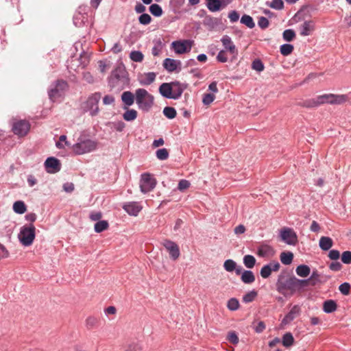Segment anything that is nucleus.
<instances>
[{"mask_svg":"<svg viewBox=\"0 0 351 351\" xmlns=\"http://www.w3.org/2000/svg\"><path fill=\"white\" fill-rule=\"evenodd\" d=\"M140 23L147 25L151 22L152 18L148 14H142L138 18Z\"/></svg>","mask_w":351,"mask_h":351,"instance_id":"603ef678","label":"nucleus"},{"mask_svg":"<svg viewBox=\"0 0 351 351\" xmlns=\"http://www.w3.org/2000/svg\"><path fill=\"white\" fill-rule=\"evenodd\" d=\"M308 280L298 279L295 276L286 278L280 276L276 286L279 292L285 293L287 291L291 292L300 291L308 286Z\"/></svg>","mask_w":351,"mask_h":351,"instance_id":"f03ea898","label":"nucleus"},{"mask_svg":"<svg viewBox=\"0 0 351 351\" xmlns=\"http://www.w3.org/2000/svg\"><path fill=\"white\" fill-rule=\"evenodd\" d=\"M45 167L47 173H56L60 170L61 165L58 159L49 157L45 162Z\"/></svg>","mask_w":351,"mask_h":351,"instance_id":"dca6fc26","label":"nucleus"},{"mask_svg":"<svg viewBox=\"0 0 351 351\" xmlns=\"http://www.w3.org/2000/svg\"><path fill=\"white\" fill-rule=\"evenodd\" d=\"M215 99V95L213 93H205L203 95L202 103L206 105H210Z\"/></svg>","mask_w":351,"mask_h":351,"instance_id":"a18cd8bd","label":"nucleus"},{"mask_svg":"<svg viewBox=\"0 0 351 351\" xmlns=\"http://www.w3.org/2000/svg\"><path fill=\"white\" fill-rule=\"evenodd\" d=\"M341 261L345 264L351 263V252L345 251L341 254Z\"/></svg>","mask_w":351,"mask_h":351,"instance_id":"3c124183","label":"nucleus"},{"mask_svg":"<svg viewBox=\"0 0 351 351\" xmlns=\"http://www.w3.org/2000/svg\"><path fill=\"white\" fill-rule=\"evenodd\" d=\"M108 226L109 225L107 221L100 220L95 224L94 230L96 232L100 233L108 229Z\"/></svg>","mask_w":351,"mask_h":351,"instance_id":"f704fd0d","label":"nucleus"},{"mask_svg":"<svg viewBox=\"0 0 351 351\" xmlns=\"http://www.w3.org/2000/svg\"><path fill=\"white\" fill-rule=\"evenodd\" d=\"M347 100L348 95H335L329 93L305 100L303 106L306 108H314L325 104L339 105L345 103Z\"/></svg>","mask_w":351,"mask_h":351,"instance_id":"f257e3e1","label":"nucleus"},{"mask_svg":"<svg viewBox=\"0 0 351 351\" xmlns=\"http://www.w3.org/2000/svg\"><path fill=\"white\" fill-rule=\"evenodd\" d=\"M300 312V308L297 305L293 306L291 308L290 311L283 318L282 323L284 324H289L291 321H293L299 315Z\"/></svg>","mask_w":351,"mask_h":351,"instance_id":"412c9836","label":"nucleus"},{"mask_svg":"<svg viewBox=\"0 0 351 351\" xmlns=\"http://www.w3.org/2000/svg\"><path fill=\"white\" fill-rule=\"evenodd\" d=\"M156 185V181L149 173H143L140 180L141 191L147 193L152 191Z\"/></svg>","mask_w":351,"mask_h":351,"instance_id":"9d476101","label":"nucleus"},{"mask_svg":"<svg viewBox=\"0 0 351 351\" xmlns=\"http://www.w3.org/2000/svg\"><path fill=\"white\" fill-rule=\"evenodd\" d=\"M156 74L154 72H149L141 75L139 80L140 84L142 85H149L154 82Z\"/></svg>","mask_w":351,"mask_h":351,"instance_id":"a878e982","label":"nucleus"},{"mask_svg":"<svg viewBox=\"0 0 351 351\" xmlns=\"http://www.w3.org/2000/svg\"><path fill=\"white\" fill-rule=\"evenodd\" d=\"M130 58L136 62H141L143 60L144 55L140 51H132L130 53Z\"/></svg>","mask_w":351,"mask_h":351,"instance_id":"4c0bfd02","label":"nucleus"},{"mask_svg":"<svg viewBox=\"0 0 351 351\" xmlns=\"http://www.w3.org/2000/svg\"><path fill=\"white\" fill-rule=\"evenodd\" d=\"M190 186V182L186 180H181L178 186V190L180 191H183L185 189H188Z\"/></svg>","mask_w":351,"mask_h":351,"instance_id":"13d9d810","label":"nucleus"},{"mask_svg":"<svg viewBox=\"0 0 351 351\" xmlns=\"http://www.w3.org/2000/svg\"><path fill=\"white\" fill-rule=\"evenodd\" d=\"M241 23L245 25L247 27L250 28H252L254 27V23L253 21V19L249 15H243L241 19Z\"/></svg>","mask_w":351,"mask_h":351,"instance_id":"c03bdc74","label":"nucleus"},{"mask_svg":"<svg viewBox=\"0 0 351 351\" xmlns=\"http://www.w3.org/2000/svg\"><path fill=\"white\" fill-rule=\"evenodd\" d=\"M101 98V94L96 92L90 94L82 102L80 108L84 113H88L90 117H95L99 113V103Z\"/></svg>","mask_w":351,"mask_h":351,"instance_id":"20e7f679","label":"nucleus"},{"mask_svg":"<svg viewBox=\"0 0 351 351\" xmlns=\"http://www.w3.org/2000/svg\"><path fill=\"white\" fill-rule=\"evenodd\" d=\"M241 280L245 284H252L255 280V276L252 271L244 270L241 267V272L240 273Z\"/></svg>","mask_w":351,"mask_h":351,"instance_id":"b1692460","label":"nucleus"},{"mask_svg":"<svg viewBox=\"0 0 351 351\" xmlns=\"http://www.w3.org/2000/svg\"><path fill=\"white\" fill-rule=\"evenodd\" d=\"M163 66L168 72L172 73L178 69V71L180 70L181 62L180 60L167 58L163 61Z\"/></svg>","mask_w":351,"mask_h":351,"instance_id":"a211bd4d","label":"nucleus"},{"mask_svg":"<svg viewBox=\"0 0 351 351\" xmlns=\"http://www.w3.org/2000/svg\"><path fill=\"white\" fill-rule=\"evenodd\" d=\"M227 306L230 311H236L239 307V302L235 298H231L228 300Z\"/></svg>","mask_w":351,"mask_h":351,"instance_id":"de8ad7c7","label":"nucleus"},{"mask_svg":"<svg viewBox=\"0 0 351 351\" xmlns=\"http://www.w3.org/2000/svg\"><path fill=\"white\" fill-rule=\"evenodd\" d=\"M63 189L66 193H71L74 190V184L71 182H66L63 184Z\"/></svg>","mask_w":351,"mask_h":351,"instance_id":"774afa93","label":"nucleus"},{"mask_svg":"<svg viewBox=\"0 0 351 351\" xmlns=\"http://www.w3.org/2000/svg\"><path fill=\"white\" fill-rule=\"evenodd\" d=\"M337 309V304L334 300H329L324 302L323 310L326 313L334 312Z\"/></svg>","mask_w":351,"mask_h":351,"instance_id":"7c9ffc66","label":"nucleus"},{"mask_svg":"<svg viewBox=\"0 0 351 351\" xmlns=\"http://www.w3.org/2000/svg\"><path fill=\"white\" fill-rule=\"evenodd\" d=\"M227 339L232 343L236 345L239 343V337L234 331H230L227 335Z\"/></svg>","mask_w":351,"mask_h":351,"instance_id":"09e8293b","label":"nucleus"},{"mask_svg":"<svg viewBox=\"0 0 351 351\" xmlns=\"http://www.w3.org/2000/svg\"><path fill=\"white\" fill-rule=\"evenodd\" d=\"M68 88L66 82L64 80H57L51 84L48 90V95L50 100L53 102L62 98Z\"/></svg>","mask_w":351,"mask_h":351,"instance_id":"423d86ee","label":"nucleus"},{"mask_svg":"<svg viewBox=\"0 0 351 351\" xmlns=\"http://www.w3.org/2000/svg\"><path fill=\"white\" fill-rule=\"evenodd\" d=\"M244 265L248 268L252 269L256 264V258L252 255H245L243 259Z\"/></svg>","mask_w":351,"mask_h":351,"instance_id":"72a5a7b5","label":"nucleus"},{"mask_svg":"<svg viewBox=\"0 0 351 351\" xmlns=\"http://www.w3.org/2000/svg\"><path fill=\"white\" fill-rule=\"evenodd\" d=\"M282 38L285 41L291 42L295 38V33L291 29H286L282 33Z\"/></svg>","mask_w":351,"mask_h":351,"instance_id":"ea45409f","label":"nucleus"},{"mask_svg":"<svg viewBox=\"0 0 351 351\" xmlns=\"http://www.w3.org/2000/svg\"><path fill=\"white\" fill-rule=\"evenodd\" d=\"M101 217H102V215H101V212L94 211L90 214L89 217L92 221H100V219L101 218Z\"/></svg>","mask_w":351,"mask_h":351,"instance_id":"e2e57ef3","label":"nucleus"},{"mask_svg":"<svg viewBox=\"0 0 351 351\" xmlns=\"http://www.w3.org/2000/svg\"><path fill=\"white\" fill-rule=\"evenodd\" d=\"M156 155L158 159L165 160L169 157V152L166 148L159 149L156 151Z\"/></svg>","mask_w":351,"mask_h":351,"instance_id":"37998d69","label":"nucleus"},{"mask_svg":"<svg viewBox=\"0 0 351 351\" xmlns=\"http://www.w3.org/2000/svg\"><path fill=\"white\" fill-rule=\"evenodd\" d=\"M328 257L332 261H337L340 257V253L337 250H331L328 253Z\"/></svg>","mask_w":351,"mask_h":351,"instance_id":"bf43d9fd","label":"nucleus"},{"mask_svg":"<svg viewBox=\"0 0 351 351\" xmlns=\"http://www.w3.org/2000/svg\"><path fill=\"white\" fill-rule=\"evenodd\" d=\"M306 280L308 281V285H315L316 283L319 280V274L317 271H313L311 274V277L308 279H306Z\"/></svg>","mask_w":351,"mask_h":351,"instance_id":"49530a36","label":"nucleus"},{"mask_svg":"<svg viewBox=\"0 0 351 351\" xmlns=\"http://www.w3.org/2000/svg\"><path fill=\"white\" fill-rule=\"evenodd\" d=\"M266 4L276 10H281L284 8V2L282 0H272L271 1H267Z\"/></svg>","mask_w":351,"mask_h":351,"instance_id":"58836bf2","label":"nucleus"},{"mask_svg":"<svg viewBox=\"0 0 351 351\" xmlns=\"http://www.w3.org/2000/svg\"><path fill=\"white\" fill-rule=\"evenodd\" d=\"M97 147V142L89 138L79 139L72 147L73 151L77 155H82L95 151Z\"/></svg>","mask_w":351,"mask_h":351,"instance_id":"6e6552de","label":"nucleus"},{"mask_svg":"<svg viewBox=\"0 0 351 351\" xmlns=\"http://www.w3.org/2000/svg\"><path fill=\"white\" fill-rule=\"evenodd\" d=\"M160 93L166 98L172 99L171 83H163L159 87Z\"/></svg>","mask_w":351,"mask_h":351,"instance_id":"393cba45","label":"nucleus"},{"mask_svg":"<svg viewBox=\"0 0 351 351\" xmlns=\"http://www.w3.org/2000/svg\"><path fill=\"white\" fill-rule=\"evenodd\" d=\"M171 46L176 53L183 54L191 50L192 42L189 40L174 41L171 43Z\"/></svg>","mask_w":351,"mask_h":351,"instance_id":"f8f14e48","label":"nucleus"},{"mask_svg":"<svg viewBox=\"0 0 351 351\" xmlns=\"http://www.w3.org/2000/svg\"><path fill=\"white\" fill-rule=\"evenodd\" d=\"M217 60L218 62H226L228 61V57L226 56V52L225 50H221L217 57H216Z\"/></svg>","mask_w":351,"mask_h":351,"instance_id":"864d4df0","label":"nucleus"},{"mask_svg":"<svg viewBox=\"0 0 351 351\" xmlns=\"http://www.w3.org/2000/svg\"><path fill=\"white\" fill-rule=\"evenodd\" d=\"M280 261L282 264L290 265L293 258V254L291 252H282L280 256Z\"/></svg>","mask_w":351,"mask_h":351,"instance_id":"2f4dec72","label":"nucleus"},{"mask_svg":"<svg viewBox=\"0 0 351 351\" xmlns=\"http://www.w3.org/2000/svg\"><path fill=\"white\" fill-rule=\"evenodd\" d=\"M228 18L232 23H234L239 20V14L237 11L233 10L228 14Z\"/></svg>","mask_w":351,"mask_h":351,"instance_id":"0e129e2a","label":"nucleus"},{"mask_svg":"<svg viewBox=\"0 0 351 351\" xmlns=\"http://www.w3.org/2000/svg\"><path fill=\"white\" fill-rule=\"evenodd\" d=\"M315 30V23L311 21H305L300 26V34L302 36H306L311 35Z\"/></svg>","mask_w":351,"mask_h":351,"instance_id":"aec40b11","label":"nucleus"},{"mask_svg":"<svg viewBox=\"0 0 351 351\" xmlns=\"http://www.w3.org/2000/svg\"><path fill=\"white\" fill-rule=\"evenodd\" d=\"M329 268L332 271H340L341 269L342 265H341V264L339 262L335 261L334 262H332L329 265Z\"/></svg>","mask_w":351,"mask_h":351,"instance_id":"052dcab7","label":"nucleus"},{"mask_svg":"<svg viewBox=\"0 0 351 351\" xmlns=\"http://www.w3.org/2000/svg\"><path fill=\"white\" fill-rule=\"evenodd\" d=\"M252 67L253 69L260 72L263 70V64L261 60L258 59L255 60L252 62Z\"/></svg>","mask_w":351,"mask_h":351,"instance_id":"6e6d98bb","label":"nucleus"},{"mask_svg":"<svg viewBox=\"0 0 351 351\" xmlns=\"http://www.w3.org/2000/svg\"><path fill=\"white\" fill-rule=\"evenodd\" d=\"M172 99H178L180 98L185 89V86L179 82H171Z\"/></svg>","mask_w":351,"mask_h":351,"instance_id":"5701e85b","label":"nucleus"},{"mask_svg":"<svg viewBox=\"0 0 351 351\" xmlns=\"http://www.w3.org/2000/svg\"><path fill=\"white\" fill-rule=\"evenodd\" d=\"M108 84L111 88L119 90L123 89L129 84L128 72L123 65L117 66L108 78Z\"/></svg>","mask_w":351,"mask_h":351,"instance_id":"7ed1b4c3","label":"nucleus"},{"mask_svg":"<svg viewBox=\"0 0 351 351\" xmlns=\"http://www.w3.org/2000/svg\"><path fill=\"white\" fill-rule=\"evenodd\" d=\"M123 208L130 215L137 216L142 210V206L138 202H130L124 204Z\"/></svg>","mask_w":351,"mask_h":351,"instance_id":"f3484780","label":"nucleus"},{"mask_svg":"<svg viewBox=\"0 0 351 351\" xmlns=\"http://www.w3.org/2000/svg\"><path fill=\"white\" fill-rule=\"evenodd\" d=\"M350 285L348 282H344L341 284L339 287L340 292L343 295H348L350 292Z\"/></svg>","mask_w":351,"mask_h":351,"instance_id":"4d7b16f0","label":"nucleus"},{"mask_svg":"<svg viewBox=\"0 0 351 351\" xmlns=\"http://www.w3.org/2000/svg\"><path fill=\"white\" fill-rule=\"evenodd\" d=\"M13 210L17 214H23L27 210L26 206L23 201H16L13 204Z\"/></svg>","mask_w":351,"mask_h":351,"instance_id":"473e14b6","label":"nucleus"},{"mask_svg":"<svg viewBox=\"0 0 351 351\" xmlns=\"http://www.w3.org/2000/svg\"><path fill=\"white\" fill-rule=\"evenodd\" d=\"M124 109H126V111L123 114V118L126 121H132L135 120L137 117V112L134 109H128L127 107H125Z\"/></svg>","mask_w":351,"mask_h":351,"instance_id":"c756f323","label":"nucleus"},{"mask_svg":"<svg viewBox=\"0 0 351 351\" xmlns=\"http://www.w3.org/2000/svg\"><path fill=\"white\" fill-rule=\"evenodd\" d=\"M223 267L224 269L228 272L234 271L237 275H240L242 267L241 265H237L234 261L228 259L224 262Z\"/></svg>","mask_w":351,"mask_h":351,"instance_id":"4be33fe9","label":"nucleus"},{"mask_svg":"<svg viewBox=\"0 0 351 351\" xmlns=\"http://www.w3.org/2000/svg\"><path fill=\"white\" fill-rule=\"evenodd\" d=\"M256 295H257V293L256 291H252L243 295V302H245L246 303L250 302L254 300Z\"/></svg>","mask_w":351,"mask_h":351,"instance_id":"8fccbe9b","label":"nucleus"},{"mask_svg":"<svg viewBox=\"0 0 351 351\" xmlns=\"http://www.w3.org/2000/svg\"><path fill=\"white\" fill-rule=\"evenodd\" d=\"M114 102V97L112 95H106L103 98V103L104 105H110L112 104Z\"/></svg>","mask_w":351,"mask_h":351,"instance_id":"69168bd1","label":"nucleus"},{"mask_svg":"<svg viewBox=\"0 0 351 351\" xmlns=\"http://www.w3.org/2000/svg\"><path fill=\"white\" fill-rule=\"evenodd\" d=\"M294 49L293 45L291 44H283L280 47V52L282 56L290 55Z\"/></svg>","mask_w":351,"mask_h":351,"instance_id":"c9c22d12","label":"nucleus"},{"mask_svg":"<svg viewBox=\"0 0 351 351\" xmlns=\"http://www.w3.org/2000/svg\"><path fill=\"white\" fill-rule=\"evenodd\" d=\"M162 245L169 252L170 257L173 260H176L179 258L180 255V249L175 242L170 240H165L162 242Z\"/></svg>","mask_w":351,"mask_h":351,"instance_id":"2eb2a0df","label":"nucleus"},{"mask_svg":"<svg viewBox=\"0 0 351 351\" xmlns=\"http://www.w3.org/2000/svg\"><path fill=\"white\" fill-rule=\"evenodd\" d=\"M163 114L164 115L167 117L168 119H172L176 117V110L174 108L172 107H165L163 109Z\"/></svg>","mask_w":351,"mask_h":351,"instance_id":"a19ab883","label":"nucleus"},{"mask_svg":"<svg viewBox=\"0 0 351 351\" xmlns=\"http://www.w3.org/2000/svg\"><path fill=\"white\" fill-rule=\"evenodd\" d=\"M295 272L300 277H307L311 274V269L306 265H300L295 269Z\"/></svg>","mask_w":351,"mask_h":351,"instance_id":"c85d7f7f","label":"nucleus"},{"mask_svg":"<svg viewBox=\"0 0 351 351\" xmlns=\"http://www.w3.org/2000/svg\"><path fill=\"white\" fill-rule=\"evenodd\" d=\"M319 245L322 250L327 251L332 246L333 241L328 237H322L319 239Z\"/></svg>","mask_w":351,"mask_h":351,"instance_id":"bb28decb","label":"nucleus"},{"mask_svg":"<svg viewBox=\"0 0 351 351\" xmlns=\"http://www.w3.org/2000/svg\"><path fill=\"white\" fill-rule=\"evenodd\" d=\"M122 101L128 108V106H132L134 104L135 97L132 93L130 91H125L121 95Z\"/></svg>","mask_w":351,"mask_h":351,"instance_id":"cd10ccee","label":"nucleus"},{"mask_svg":"<svg viewBox=\"0 0 351 351\" xmlns=\"http://www.w3.org/2000/svg\"><path fill=\"white\" fill-rule=\"evenodd\" d=\"M280 239L287 245H295L298 243L296 232L290 228L285 227L280 230Z\"/></svg>","mask_w":351,"mask_h":351,"instance_id":"1a4fd4ad","label":"nucleus"},{"mask_svg":"<svg viewBox=\"0 0 351 351\" xmlns=\"http://www.w3.org/2000/svg\"><path fill=\"white\" fill-rule=\"evenodd\" d=\"M36 236V228L32 224L23 226L21 228L18 238L24 246H29L32 244Z\"/></svg>","mask_w":351,"mask_h":351,"instance_id":"0eeeda50","label":"nucleus"},{"mask_svg":"<svg viewBox=\"0 0 351 351\" xmlns=\"http://www.w3.org/2000/svg\"><path fill=\"white\" fill-rule=\"evenodd\" d=\"M97 323V319L94 317H89L86 320V326L89 328H93Z\"/></svg>","mask_w":351,"mask_h":351,"instance_id":"338daca9","label":"nucleus"},{"mask_svg":"<svg viewBox=\"0 0 351 351\" xmlns=\"http://www.w3.org/2000/svg\"><path fill=\"white\" fill-rule=\"evenodd\" d=\"M29 124L25 121H18L14 123L12 125L13 132L19 136H23L26 135L29 130Z\"/></svg>","mask_w":351,"mask_h":351,"instance_id":"4468645a","label":"nucleus"},{"mask_svg":"<svg viewBox=\"0 0 351 351\" xmlns=\"http://www.w3.org/2000/svg\"><path fill=\"white\" fill-rule=\"evenodd\" d=\"M221 41L225 49L230 52L231 55L235 56L237 55V50L235 45L233 43L231 38L227 35L223 36Z\"/></svg>","mask_w":351,"mask_h":351,"instance_id":"6ab92c4d","label":"nucleus"},{"mask_svg":"<svg viewBox=\"0 0 351 351\" xmlns=\"http://www.w3.org/2000/svg\"><path fill=\"white\" fill-rule=\"evenodd\" d=\"M294 338L291 332L285 333L282 339V345L285 347H289L293 345Z\"/></svg>","mask_w":351,"mask_h":351,"instance_id":"e433bc0d","label":"nucleus"},{"mask_svg":"<svg viewBox=\"0 0 351 351\" xmlns=\"http://www.w3.org/2000/svg\"><path fill=\"white\" fill-rule=\"evenodd\" d=\"M202 24L208 31H214L222 25V21L220 18L206 15Z\"/></svg>","mask_w":351,"mask_h":351,"instance_id":"9b49d317","label":"nucleus"},{"mask_svg":"<svg viewBox=\"0 0 351 351\" xmlns=\"http://www.w3.org/2000/svg\"><path fill=\"white\" fill-rule=\"evenodd\" d=\"M149 12L155 16H160L162 14V10L161 7L156 3L150 5Z\"/></svg>","mask_w":351,"mask_h":351,"instance_id":"79ce46f5","label":"nucleus"},{"mask_svg":"<svg viewBox=\"0 0 351 351\" xmlns=\"http://www.w3.org/2000/svg\"><path fill=\"white\" fill-rule=\"evenodd\" d=\"M135 100L139 109L148 111L154 104V97L144 88H138L135 91Z\"/></svg>","mask_w":351,"mask_h":351,"instance_id":"39448f33","label":"nucleus"},{"mask_svg":"<svg viewBox=\"0 0 351 351\" xmlns=\"http://www.w3.org/2000/svg\"><path fill=\"white\" fill-rule=\"evenodd\" d=\"M83 79L88 83L92 84L95 82V78L93 75L88 72L86 71L83 73Z\"/></svg>","mask_w":351,"mask_h":351,"instance_id":"680f3d73","label":"nucleus"},{"mask_svg":"<svg viewBox=\"0 0 351 351\" xmlns=\"http://www.w3.org/2000/svg\"><path fill=\"white\" fill-rule=\"evenodd\" d=\"M207 8L212 12L220 11L229 5L232 0H206Z\"/></svg>","mask_w":351,"mask_h":351,"instance_id":"ddd939ff","label":"nucleus"},{"mask_svg":"<svg viewBox=\"0 0 351 351\" xmlns=\"http://www.w3.org/2000/svg\"><path fill=\"white\" fill-rule=\"evenodd\" d=\"M252 326L258 333H261L263 331V322L262 321L254 322Z\"/></svg>","mask_w":351,"mask_h":351,"instance_id":"5fc2aeb1","label":"nucleus"}]
</instances>
